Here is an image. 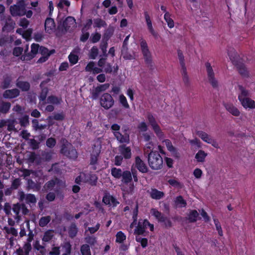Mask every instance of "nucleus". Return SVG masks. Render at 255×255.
Masks as SVG:
<instances>
[{
  "instance_id": "f257e3e1",
  "label": "nucleus",
  "mask_w": 255,
  "mask_h": 255,
  "mask_svg": "<svg viewBox=\"0 0 255 255\" xmlns=\"http://www.w3.org/2000/svg\"><path fill=\"white\" fill-rule=\"evenodd\" d=\"M148 162L150 167L153 170H158L162 168L163 159L158 151H150L148 154Z\"/></svg>"
},
{
  "instance_id": "f03ea898",
  "label": "nucleus",
  "mask_w": 255,
  "mask_h": 255,
  "mask_svg": "<svg viewBox=\"0 0 255 255\" xmlns=\"http://www.w3.org/2000/svg\"><path fill=\"white\" fill-rule=\"evenodd\" d=\"M76 26L75 19L72 16L67 17L62 22L59 23L57 29V35L61 36L71 30Z\"/></svg>"
},
{
  "instance_id": "7ed1b4c3",
  "label": "nucleus",
  "mask_w": 255,
  "mask_h": 255,
  "mask_svg": "<svg viewBox=\"0 0 255 255\" xmlns=\"http://www.w3.org/2000/svg\"><path fill=\"white\" fill-rule=\"evenodd\" d=\"M27 5L25 0H18L15 4L10 6V14L13 17L24 15Z\"/></svg>"
},
{
  "instance_id": "20e7f679",
  "label": "nucleus",
  "mask_w": 255,
  "mask_h": 255,
  "mask_svg": "<svg viewBox=\"0 0 255 255\" xmlns=\"http://www.w3.org/2000/svg\"><path fill=\"white\" fill-rule=\"evenodd\" d=\"M60 152L64 155L71 159H76L78 156L77 152L73 145L67 140H63Z\"/></svg>"
},
{
  "instance_id": "39448f33",
  "label": "nucleus",
  "mask_w": 255,
  "mask_h": 255,
  "mask_svg": "<svg viewBox=\"0 0 255 255\" xmlns=\"http://www.w3.org/2000/svg\"><path fill=\"white\" fill-rule=\"evenodd\" d=\"M140 45L144 61L148 67L152 68L153 66L151 53L150 52L146 41L140 39Z\"/></svg>"
},
{
  "instance_id": "423d86ee",
  "label": "nucleus",
  "mask_w": 255,
  "mask_h": 255,
  "mask_svg": "<svg viewBox=\"0 0 255 255\" xmlns=\"http://www.w3.org/2000/svg\"><path fill=\"white\" fill-rule=\"evenodd\" d=\"M228 55L230 59L234 62V64L236 65L239 73L243 76H248V71L245 65L240 61H236V54L234 49H232L230 51H228Z\"/></svg>"
},
{
  "instance_id": "0eeeda50",
  "label": "nucleus",
  "mask_w": 255,
  "mask_h": 255,
  "mask_svg": "<svg viewBox=\"0 0 255 255\" xmlns=\"http://www.w3.org/2000/svg\"><path fill=\"white\" fill-rule=\"evenodd\" d=\"M147 227L149 228L151 231L153 230L154 226L153 224H150L147 220H140L134 230V233L137 235H144Z\"/></svg>"
},
{
  "instance_id": "6e6552de",
  "label": "nucleus",
  "mask_w": 255,
  "mask_h": 255,
  "mask_svg": "<svg viewBox=\"0 0 255 255\" xmlns=\"http://www.w3.org/2000/svg\"><path fill=\"white\" fill-rule=\"evenodd\" d=\"M39 51V45L38 44L33 43L31 46V51L28 52V45L26 44L24 49V53L21 56L23 60H30L35 57L36 54Z\"/></svg>"
},
{
  "instance_id": "1a4fd4ad",
  "label": "nucleus",
  "mask_w": 255,
  "mask_h": 255,
  "mask_svg": "<svg viewBox=\"0 0 255 255\" xmlns=\"http://www.w3.org/2000/svg\"><path fill=\"white\" fill-rule=\"evenodd\" d=\"M100 105L105 109L108 110L112 107L114 100L112 96L107 93H104L100 98Z\"/></svg>"
},
{
  "instance_id": "9d476101",
  "label": "nucleus",
  "mask_w": 255,
  "mask_h": 255,
  "mask_svg": "<svg viewBox=\"0 0 255 255\" xmlns=\"http://www.w3.org/2000/svg\"><path fill=\"white\" fill-rule=\"evenodd\" d=\"M151 213L159 222L163 223L165 227L170 228L172 226V223L170 220L167 217L163 216L161 213L159 212L155 209H152L151 210Z\"/></svg>"
},
{
  "instance_id": "9b49d317",
  "label": "nucleus",
  "mask_w": 255,
  "mask_h": 255,
  "mask_svg": "<svg viewBox=\"0 0 255 255\" xmlns=\"http://www.w3.org/2000/svg\"><path fill=\"white\" fill-rule=\"evenodd\" d=\"M147 119L149 125L151 126L156 135L159 138H163V133L153 116L151 114H148Z\"/></svg>"
},
{
  "instance_id": "f8f14e48",
  "label": "nucleus",
  "mask_w": 255,
  "mask_h": 255,
  "mask_svg": "<svg viewBox=\"0 0 255 255\" xmlns=\"http://www.w3.org/2000/svg\"><path fill=\"white\" fill-rule=\"evenodd\" d=\"M19 199L21 201L25 200L27 204L29 205H35L37 199L34 195L32 194H25L23 191H20L18 192Z\"/></svg>"
},
{
  "instance_id": "ddd939ff",
  "label": "nucleus",
  "mask_w": 255,
  "mask_h": 255,
  "mask_svg": "<svg viewBox=\"0 0 255 255\" xmlns=\"http://www.w3.org/2000/svg\"><path fill=\"white\" fill-rule=\"evenodd\" d=\"M110 87L109 83H106L102 85H100L96 87H93L92 90L91 91V98L93 100L97 99L100 94L107 90Z\"/></svg>"
},
{
  "instance_id": "4468645a",
  "label": "nucleus",
  "mask_w": 255,
  "mask_h": 255,
  "mask_svg": "<svg viewBox=\"0 0 255 255\" xmlns=\"http://www.w3.org/2000/svg\"><path fill=\"white\" fill-rule=\"evenodd\" d=\"M196 134L204 141L209 144H211L213 147L215 148H217L219 147L218 143L217 142V141L215 140L212 139L211 136L205 132L201 130H198L196 131Z\"/></svg>"
},
{
  "instance_id": "2eb2a0df",
  "label": "nucleus",
  "mask_w": 255,
  "mask_h": 255,
  "mask_svg": "<svg viewBox=\"0 0 255 255\" xmlns=\"http://www.w3.org/2000/svg\"><path fill=\"white\" fill-rule=\"evenodd\" d=\"M20 91L18 89L6 90L3 93V97L5 99H13L18 97Z\"/></svg>"
},
{
  "instance_id": "dca6fc26",
  "label": "nucleus",
  "mask_w": 255,
  "mask_h": 255,
  "mask_svg": "<svg viewBox=\"0 0 255 255\" xmlns=\"http://www.w3.org/2000/svg\"><path fill=\"white\" fill-rule=\"evenodd\" d=\"M135 166L136 168L142 173H146L148 171V167L138 156L135 157Z\"/></svg>"
},
{
  "instance_id": "f3484780",
  "label": "nucleus",
  "mask_w": 255,
  "mask_h": 255,
  "mask_svg": "<svg viewBox=\"0 0 255 255\" xmlns=\"http://www.w3.org/2000/svg\"><path fill=\"white\" fill-rule=\"evenodd\" d=\"M41 91L38 96L39 100V105L41 107H44L46 105V97L49 91L48 88H40Z\"/></svg>"
},
{
  "instance_id": "a211bd4d",
  "label": "nucleus",
  "mask_w": 255,
  "mask_h": 255,
  "mask_svg": "<svg viewBox=\"0 0 255 255\" xmlns=\"http://www.w3.org/2000/svg\"><path fill=\"white\" fill-rule=\"evenodd\" d=\"M163 142L165 143L167 149L171 152L173 156L177 158L180 157V154L179 152L178 151L177 149L173 146L169 139H165L163 141Z\"/></svg>"
},
{
  "instance_id": "6ab92c4d",
  "label": "nucleus",
  "mask_w": 255,
  "mask_h": 255,
  "mask_svg": "<svg viewBox=\"0 0 255 255\" xmlns=\"http://www.w3.org/2000/svg\"><path fill=\"white\" fill-rule=\"evenodd\" d=\"M147 192L150 197L155 200H160L164 196V193L163 192L159 191L155 188H151L150 190H148Z\"/></svg>"
},
{
  "instance_id": "aec40b11",
  "label": "nucleus",
  "mask_w": 255,
  "mask_h": 255,
  "mask_svg": "<svg viewBox=\"0 0 255 255\" xmlns=\"http://www.w3.org/2000/svg\"><path fill=\"white\" fill-rule=\"evenodd\" d=\"M226 110L232 115L238 117L240 115V111L233 104L230 103L224 104Z\"/></svg>"
},
{
  "instance_id": "412c9836",
  "label": "nucleus",
  "mask_w": 255,
  "mask_h": 255,
  "mask_svg": "<svg viewBox=\"0 0 255 255\" xmlns=\"http://www.w3.org/2000/svg\"><path fill=\"white\" fill-rule=\"evenodd\" d=\"M120 153L124 156L125 158L129 159L131 157V152L129 147L127 146L126 145H121L119 147Z\"/></svg>"
},
{
  "instance_id": "4be33fe9",
  "label": "nucleus",
  "mask_w": 255,
  "mask_h": 255,
  "mask_svg": "<svg viewBox=\"0 0 255 255\" xmlns=\"http://www.w3.org/2000/svg\"><path fill=\"white\" fill-rule=\"evenodd\" d=\"M101 144L102 139L101 138H98L95 140L92 146V151L91 154L99 155L101 152V149L102 148Z\"/></svg>"
},
{
  "instance_id": "5701e85b",
  "label": "nucleus",
  "mask_w": 255,
  "mask_h": 255,
  "mask_svg": "<svg viewBox=\"0 0 255 255\" xmlns=\"http://www.w3.org/2000/svg\"><path fill=\"white\" fill-rule=\"evenodd\" d=\"M144 16H145V20H146L147 26V28H148L149 31L154 37L157 38L158 34L154 31V30L152 27L151 20L150 19V16H149V14H148L147 12H144Z\"/></svg>"
},
{
  "instance_id": "b1692460",
  "label": "nucleus",
  "mask_w": 255,
  "mask_h": 255,
  "mask_svg": "<svg viewBox=\"0 0 255 255\" xmlns=\"http://www.w3.org/2000/svg\"><path fill=\"white\" fill-rule=\"evenodd\" d=\"M103 202L106 205L115 206L118 203L116 199L109 194H106L103 198Z\"/></svg>"
},
{
  "instance_id": "393cba45",
  "label": "nucleus",
  "mask_w": 255,
  "mask_h": 255,
  "mask_svg": "<svg viewBox=\"0 0 255 255\" xmlns=\"http://www.w3.org/2000/svg\"><path fill=\"white\" fill-rule=\"evenodd\" d=\"M55 22L53 19L47 18L45 21V29L47 32L50 33L55 29Z\"/></svg>"
},
{
  "instance_id": "a878e982",
  "label": "nucleus",
  "mask_w": 255,
  "mask_h": 255,
  "mask_svg": "<svg viewBox=\"0 0 255 255\" xmlns=\"http://www.w3.org/2000/svg\"><path fill=\"white\" fill-rule=\"evenodd\" d=\"M12 80V78L11 76L8 75H4L0 87L3 89H6L10 87Z\"/></svg>"
},
{
  "instance_id": "bb28decb",
  "label": "nucleus",
  "mask_w": 255,
  "mask_h": 255,
  "mask_svg": "<svg viewBox=\"0 0 255 255\" xmlns=\"http://www.w3.org/2000/svg\"><path fill=\"white\" fill-rule=\"evenodd\" d=\"M16 86L24 92L28 91L30 89V87L29 82L21 81L19 78L16 81Z\"/></svg>"
},
{
  "instance_id": "cd10ccee",
  "label": "nucleus",
  "mask_w": 255,
  "mask_h": 255,
  "mask_svg": "<svg viewBox=\"0 0 255 255\" xmlns=\"http://www.w3.org/2000/svg\"><path fill=\"white\" fill-rule=\"evenodd\" d=\"M27 188L28 190L31 189L34 191H38L41 188V185L32 179H28L27 180Z\"/></svg>"
},
{
  "instance_id": "c85d7f7f",
  "label": "nucleus",
  "mask_w": 255,
  "mask_h": 255,
  "mask_svg": "<svg viewBox=\"0 0 255 255\" xmlns=\"http://www.w3.org/2000/svg\"><path fill=\"white\" fill-rule=\"evenodd\" d=\"M114 135L117 139L121 143H128L129 142V137L128 134H122L119 131H115Z\"/></svg>"
},
{
  "instance_id": "c756f323",
  "label": "nucleus",
  "mask_w": 255,
  "mask_h": 255,
  "mask_svg": "<svg viewBox=\"0 0 255 255\" xmlns=\"http://www.w3.org/2000/svg\"><path fill=\"white\" fill-rule=\"evenodd\" d=\"M245 108H255V102L247 97L240 101Z\"/></svg>"
},
{
  "instance_id": "7c9ffc66",
  "label": "nucleus",
  "mask_w": 255,
  "mask_h": 255,
  "mask_svg": "<svg viewBox=\"0 0 255 255\" xmlns=\"http://www.w3.org/2000/svg\"><path fill=\"white\" fill-rule=\"evenodd\" d=\"M54 236V231L52 230H48L44 232L42 238L43 242H50Z\"/></svg>"
},
{
  "instance_id": "2f4dec72",
  "label": "nucleus",
  "mask_w": 255,
  "mask_h": 255,
  "mask_svg": "<svg viewBox=\"0 0 255 255\" xmlns=\"http://www.w3.org/2000/svg\"><path fill=\"white\" fill-rule=\"evenodd\" d=\"M94 178L95 176L86 175L85 173H81L79 176L75 179V182L77 184H80L81 182H87L88 181V178L89 177Z\"/></svg>"
},
{
  "instance_id": "473e14b6",
  "label": "nucleus",
  "mask_w": 255,
  "mask_h": 255,
  "mask_svg": "<svg viewBox=\"0 0 255 255\" xmlns=\"http://www.w3.org/2000/svg\"><path fill=\"white\" fill-rule=\"evenodd\" d=\"M199 213L196 210H191L188 215L187 220L189 222H195L197 221Z\"/></svg>"
},
{
  "instance_id": "72a5a7b5",
  "label": "nucleus",
  "mask_w": 255,
  "mask_h": 255,
  "mask_svg": "<svg viewBox=\"0 0 255 255\" xmlns=\"http://www.w3.org/2000/svg\"><path fill=\"white\" fill-rule=\"evenodd\" d=\"M181 73L182 76L183 83L186 86H189L190 85V82L186 71V68H182L181 70Z\"/></svg>"
},
{
  "instance_id": "f704fd0d",
  "label": "nucleus",
  "mask_w": 255,
  "mask_h": 255,
  "mask_svg": "<svg viewBox=\"0 0 255 255\" xmlns=\"http://www.w3.org/2000/svg\"><path fill=\"white\" fill-rule=\"evenodd\" d=\"M61 101V99L58 98V97L53 95L49 96L46 100V104H50L53 105L60 104Z\"/></svg>"
},
{
  "instance_id": "c9c22d12",
  "label": "nucleus",
  "mask_w": 255,
  "mask_h": 255,
  "mask_svg": "<svg viewBox=\"0 0 255 255\" xmlns=\"http://www.w3.org/2000/svg\"><path fill=\"white\" fill-rule=\"evenodd\" d=\"M207 153L202 150H200L195 155V158L199 162H204Z\"/></svg>"
},
{
  "instance_id": "e433bc0d",
  "label": "nucleus",
  "mask_w": 255,
  "mask_h": 255,
  "mask_svg": "<svg viewBox=\"0 0 255 255\" xmlns=\"http://www.w3.org/2000/svg\"><path fill=\"white\" fill-rule=\"evenodd\" d=\"M238 88L240 92V93L238 96V99L239 101L244 98H247L249 96V92L246 90L242 86L239 85Z\"/></svg>"
},
{
  "instance_id": "4c0bfd02",
  "label": "nucleus",
  "mask_w": 255,
  "mask_h": 255,
  "mask_svg": "<svg viewBox=\"0 0 255 255\" xmlns=\"http://www.w3.org/2000/svg\"><path fill=\"white\" fill-rule=\"evenodd\" d=\"M175 203L177 207L182 208L186 206V202L181 196H177L175 200Z\"/></svg>"
},
{
  "instance_id": "58836bf2",
  "label": "nucleus",
  "mask_w": 255,
  "mask_h": 255,
  "mask_svg": "<svg viewBox=\"0 0 255 255\" xmlns=\"http://www.w3.org/2000/svg\"><path fill=\"white\" fill-rule=\"evenodd\" d=\"M122 177L123 178L122 181L126 184L128 183L132 180L131 174L129 171H125L123 172Z\"/></svg>"
},
{
  "instance_id": "ea45409f",
  "label": "nucleus",
  "mask_w": 255,
  "mask_h": 255,
  "mask_svg": "<svg viewBox=\"0 0 255 255\" xmlns=\"http://www.w3.org/2000/svg\"><path fill=\"white\" fill-rule=\"evenodd\" d=\"M164 18L167 23L168 26L172 28L174 26V22L171 18V14L168 12H166L164 14Z\"/></svg>"
},
{
  "instance_id": "a19ab883",
  "label": "nucleus",
  "mask_w": 255,
  "mask_h": 255,
  "mask_svg": "<svg viewBox=\"0 0 255 255\" xmlns=\"http://www.w3.org/2000/svg\"><path fill=\"white\" fill-rule=\"evenodd\" d=\"M51 218L50 216L42 217L39 221V225L41 227H45L51 221Z\"/></svg>"
},
{
  "instance_id": "79ce46f5",
  "label": "nucleus",
  "mask_w": 255,
  "mask_h": 255,
  "mask_svg": "<svg viewBox=\"0 0 255 255\" xmlns=\"http://www.w3.org/2000/svg\"><path fill=\"white\" fill-rule=\"evenodd\" d=\"M58 178H56L48 181L44 185L45 190H51L58 183Z\"/></svg>"
},
{
  "instance_id": "37998d69",
  "label": "nucleus",
  "mask_w": 255,
  "mask_h": 255,
  "mask_svg": "<svg viewBox=\"0 0 255 255\" xmlns=\"http://www.w3.org/2000/svg\"><path fill=\"white\" fill-rule=\"evenodd\" d=\"M2 230L4 231L7 234H11L14 237H16L18 235L17 230L12 227H8L4 226Z\"/></svg>"
},
{
  "instance_id": "c03bdc74",
  "label": "nucleus",
  "mask_w": 255,
  "mask_h": 255,
  "mask_svg": "<svg viewBox=\"0 0 255 255\" xmlns=\"http://www.w3.org/2000/svg\"><path fill=\"white\" fill-rule=\"evenodd\" d=\"M78 232V229L75 224H72L69 227L68 234L70 237L73 238L75 237Z\"/></svg>"
},
{
  "instance_id": "a18cd8bd",
  "label": "nucleus",
  "mask_w": 255,
  "mask_h": 255,
  "mask_svg": "<svg viewBox=\"0 0 255 255\" xmlns=\"http://www.w3.org/2000/svg\"><path fill=\"white\" fill-rule=\"evenodd\" d=\"M80 252L82 255H91L90 246L87 244L81 246Z\"/></svg>"
},
{
  "instance_id": "49530a36",
  "label": "nucleus",
  "mask_w": 255,
  "mask_h": 255,
  "mask_svg": "<svg viewBox=\"0 0 255 255\" xmlns=\"http://www.w3.org/2000/svg\"><path fill=\"white\" fill-rule=\"evenodd\" d=\"M123 173V172H122V170L120 168L114 167L111 169L112 175L116 178H120L122 177Z\"/></svg>"
},
{
  "instance_id": "de8ad7c7",
  "label": "nucleus",
  "mask_w": 255,
  "mask_h": 255,
  "mask_svg": "<svg viewBox=\"0 0 255 255\" xmlns=\"http://www.w3.org/2000/svg\"><path fill=\"white\" fill-rule=\"evenodd\" d=\"M32 127L35 130H42L46 128V125H39L38 121L36 119H34L32 121Z\"/></svg>"
},
{
  "instance_id": "09e8293b",
  "label": "nucleus",
  "mask_w": 255,
  "mask_h": 255,
  "mask_svg": "<svg viewBox=\"0 0 255 255\" xmlns=\"http://www.w3.org/2000/svg\"><path fill=\"white\" fill-rule=\"evenodd\" d=\"M85 241L89 246L91 247L94 246L97 243V239L94 236H87L85 238Z\"/></svg>"
},
{
  "instance_id": "8fccbe9b",
  "label": "nucleus",
  "mask_w": 255,
  "mask_h": 255,
  "mask_svg": "<svg viewBox=\"0 0 255 255\" xmlns=\"http://www.w3.org/2000/svg\"><path fill=\"white\" fill-rule=\"evenodd\" d=\"M11 107L9 102H2L0 106V112L2 113H6L8 112Z\"/></svg>"
},
{
  "instance_id": "3c124183",
  "label": "nucleus",
  "mask_w": 255,
  "mask_h": 255,
  "mask_svg": "<svg viewBox=\"0 0 255 255\" xmlns=\"http://www.w3.org/2000/svg\"><path fill=\"white\" fill-rule=\"evenodd\" d=\"M122 54L123 58L126 60H132L134 59V56L128 52V48L122 49Z\"/></svg>"
},
{
  "instance_id": "603ef678",
  "label": "nucleus",
  "mask_w": 255,
  "mask_h": 255,
  "mask_svg": "<svg viewBox=\"0 0 255 255\" xmlns=\"http://www.w3.org/2000/svg\"><path fill=\"white\" fill-rule=\"evenodd\" d=\"M15 121L14 120H6V126L7 127V130L9 131L16 130L15 128Z\"/></svg>"
},
{
  "instance_id": "864d4df0",
  "label": "nucleus",
  "mask_w": 255,
  "mask_h": 255,
  "mask_svg": "<svg viewBox=\"0 0 255 255\" xmlns=\"http://www.w3.org/2000/svg\"><path fill=\"white\" fill-rule=\"evenodd\" d=\"M54 52V50H52L50 51H49L47 48L42 46L39 48V52L42 55H43L44 56L49 57L51 54L53 53Z\"/></svg>"
},
{
  "instance_id": "5fc2aeb1",
  "label": "nucleus",
  "mask_w": 255,
  "mask_h": 255,
  "mask_svg": "<svg viewBox=\"0 0 255 255\" xmlns=\"http://www.w3.org/2000/svg\"><path fill=\"white\" fill-rule=\"evenodd\" d=\"M94 23L95 27H106L107 23L106 22L102 19L101 18H96L94 20Z\"/></svg>"
},
{
  "instance_id": "6e6d98bb",
  "label": "nucleus",
  "mask_w": 255,
  "mask_h": 255,
  "mask_svg": "<svg viewBox=\"0 0 255 255\" xmlns=\"http://www.w3.org/2000/svg\"><path fill=\"white\" fill-rule=\"evenodd\" d=\"M48 119L49 120H55L57 121H62L64 119V115L62 113H55L53 116H49Z\"/></svg>"
},
{
  "instance_id": "4d7b16f0",
  "label": "nucleus",
  "mask_w": 255,
  "mask_h": 255,
  "mask_svg": "<svg viewBox=\"0 0 255 255\" xmlns=\"http://www.w3.org/2000/svg\"><path fill=\"white\" fill-rule=\"evenodd\" d=\"M126 239V235L121 231L118 232L116 234V242L123 243Z\"/></svg>"
},
{
  "instance_id": "13d9d810",
  "label": "nucleus",
  "mask_w": 255,
  "mask_h": 255,
  "mask_svg": "<svg viewBox=\"0 0 255 255\" xmlns=\"http://www.w3.org/2000/svg\"><path fill=\"white\" fill-rule=\"evenodd\" d=\"M205 66L207 69L208 79L214 77V73L210 63L207 62L205 64Z\"/></svg>"
},
{
  "instance_id": "bf43d9fd",
  "label": "nucleus",
  "mask_w": 255,
  "mask_h": 255,
  "mask_svg": "<svg viewBox=\"0 0 255 255\" xmlns=\"http://www.w3.org/2000/svg\"><path fill=\"white\" fill-rule=\"evenodd\" d=\"M99 50L96 46H93L90 50L89 57L91 59H95L98 56Z\"/></svg>"
},
{
  "instance_id": "052dcab7",
  "label": "nucleus",
  "mask_w": 255,
  "mask_h": 255,
  "mask_svg": "<svg viewBox=\"0 0 255 255\" xmlns=\"http://www.w3.org/2000/svg\"><path fill=\"white\" fill-rule=\"evenodd\" d=\"M15 25V22L12 20L10 16H8L5 20V26L9 27L10 29H13Z\"/></svg>"
},
{
  "instance_id": "680f3d73",
  "label": "nucleus",
  "mask_w": 255,
  "mask_h": 255,
  "mask_svg": "<svg viewBox=\"0 0 255 255\" xmlns=\"http://www.w3.org/2000/svg\"><path fill=\"white\" fill-rule=\"evenodd\" d=\"M21 249L25 253V255H29V252L32 249L31 244L30 243H25L23 247L21 248Z\"/></svg>"
},
{
  "instance_id": "e2e57ef3",
  "label": "nucleus",
  "mask_w": 255,
  "mask_h": 255,
  "mask_svg": "<svg viewBox=\"0 0 255 255\" xmlns=\"http://www.w3.org/2000/svg\"><path fill=\"white\" fill-rule=\"evenodd\" d=\"M177 53H178V59L179 60L180 64L181 66V68H183V67L184 68L186 67L185 63L184 62V56L183 55L182 51L180 50H178L177 51Z\"/></svg>"
},
{
  "instance_id": "0e129e2a",
  "label": "nucleus",
  "mask_w": 255,
  "mask_h": 255,
  "mask_svg": "<svg viewBox=\"0 0 255 255\" xmlns=\"http://www.w3.org/2000/svg\"><path fill=\"white\" fill-rule=\"evenodd\" d=\"M168 182L169 184L174 187H179L180 188H181L183 187V185L181 183L174 179H171L168 180Z\"/></svg>"
},
{
  "instance_id": "69168bd1",
  "label": "nucleus",
  "mask_w": 255,
  "mask_h": 255,
  "mask_svg": "<svg viewBox=\"0 0 255 255\" xmlns=\"http://www.w3.org/2000/svg\"><path fill=\"white\" fill-rule=\"evenodd\" d=\"M119 100L120 103L125 108H128L129 105L128 103L126 98L123 95H121L119 97Z\"/></svg>"
},
{
  "instance_id": "338daca9",
  "label": "nucleus",
  "mask_w": 255,
  "mask_h": 255,
  "mask_svg": "<svg viewBox=\"0 0 255 255\" xmlns=\"http://www.w3.org/2000/svg\"><path fill=\"white\" fill-rule=\"evenodd\" d=\"M21 204L17 203L14 204L12 208V211L15 214L16 217L19 216V214L20 212Z\"/></svg>"
},
{
  "instance_id": "774afa93",
  "label": "nucleus",
  "mask_w": 255,
  "mask_h": 255,
  "mask_svg": "<svg viewBox=\"0 0 255 255\" xmlns=\"http://www.w3.org/2000/svg\"><path fill=\"white\" fill-rule=\"evenodd\" d=\"M69 60L72 64H75L78 62V56L77 55L71 53L69 55Z\"/></svg>"
}]
</instances>
